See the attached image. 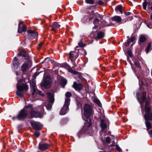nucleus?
Segmentation results:
<instances>
[{"mask_svg": "<svg viewBox=\"0 0 152 152\" xmlns=\"http://www.w3.org/2000/svg\"><path fill=\"white\" fill-rule=\"evenodd\" d=\"M148 6L149 8L152 10V4H149Z\"/></svg>", "mask_w": 152, "mask_h": 152, "instance_id": "49", "label": "nucleus"}, {"mask_svg": "<svg viewBox=\"0 0 152 152\" xmlns=\"http://www.w3.org/2000/svg\"><path fill=\"white\" fill-rule=\"evenodd\" d=\"M104 33L102 31H100L99 32L96 37V39L98 40L102 38L104 36Z\"/></svg>", "mask_w": 152, "mask_h": 152, "instance_id": "21", "label": "nucleus"}, {"mask_svg": "<svg viewBox=\"0 0 152 152\" xmlns=\"http://www.w3.org/2000/svg\"><path fill=\"white\" fill-rule=\"evenodd\" d=\"M149 134L150 135L151 137H152V130H151L149 132Z\"/></svg>", "mask_w": 152, "mask_h": 152, "instance_id": "46", "label": "nucleus"}, {"mask_svg": "<svg viewBox=\"0 0 152 152\" xmlns=\"http://www.w3.org/2000/svg\"><path fill=\"white\" fill-rule=\"evenodd\" d=\"M135 39V37L134 36L132 37L131 38L129 39L127 41L128 45H129L131 42H133Z\"/></svg>", "mask_w": 152, "mask_h": 152, "instance_id": "27", "label": "nucleus"}, {"mask_svg": "<svg viewBox=\"0 0 152 152\" xmlns=\"http://www.w3.org/2000/svg\"><path fill=\"white\" fill-rule=\"evenodd\" d=\"M122 6L121 5H119L117 7L115 8V10L116 11H119L120 12L121 14H122L123 12L122 11Z\"/></svg>", "mask_w": 152, "mask_h": 152, "instance_id": "26", "label": "nucleus"}, {"mask_svg": "<svg viewBox=\"0 0 152 152\" xmlns=\"http://www.w3.org/2000/svg\"><path fill=\"white\" fill-rule=\"evenodd\" d=\"M28 110L23 109L19 112L17 115L18 119L20 120L26 117L27 114Z\"/></svg>", "mask_w": 152, "mask_h": 152, "instance_id": "8", "label": "nucleus"}, {"mask_svg": "<svg viewBox=\"0 0 152 152\" xmlns=\"http://www.w3.org/2000/svg\"><path fill=\"white\" fill-rule=\"evenodd\" d=\"M147 2H144L143 3L142 6L143 9L145 10H146V6L147 5Z\"/></svg>", "mask_w": 152, "mask_h": 152, "instance_id": "34", "label": "nucleus"}, {"mask_svg": "<svg viewBox=\"0 0 152 152\" xmlns=\"http://www.w3.org/2000/svg\"><path fill=\"white\" fill-rule=\"evenodd\" d=\"M61 25L57 22H54L52 25V30L55 31L60 27Z\"/></svg>", "mask_w": 152, "mask_h": 152, "instance_id": "19", "label": "nucleus"}, {"mask_svg": "<svg viewBox=\"0 0 152 152\" xmlns=\"http://www.w3.org/2000/svg\"><path fill=\"white\" fill-rule=\"evenodd\" d=\"M70 100L69 98L66 99L64 105L61 109L60 115H63L65 114L66 113L67 111L68 110V106L69 104Z\"/></svg>", "mask_w": 152, "mask_h": 152, "instance_id": "6", "label": "nucleus"}, {"mask_svg": "<svg viewBox=\"0 0 152 152\" xmlns=\"http://www.w3.org/2000/svg\"><path fill=\"white\" fill-rule=\"evenodd\" d=\"M101 127L102 128L101 131H103V130L107 128V124L105 121L103 120H102L101 121Z\"/></svg>", "mask_w": 152, "mask_h": 152, "instance_id": "20", "label": "nucleus"}, {"mask_svg": "<svg viewBox=\"0 0 152 152\" xmlns=\"http://www.w3.org/2000/svg\"><path fill=\"white\" fill-rule=\"evenodd\" d=\"M68 67V70L70 72L74 75H77L79 73L78 72L73 70L70 66H69Z\"/></svg>", "mask_w": 152, "mask_h": 152, "instance_id": "25", "label": "nucleus"}, {"mask_svg": "<svg viewBox=\"0 0 152 152\" xmlns=\"http://www.w3.org/2000/svg\"><path fill=\"white\" fill-rule=\"evenodd\" d=\"M73 63L74 66H73V67H75L76 66V65L75 62V61H74V63L73 62H72Z\"/></svg>", "mask_w": 152, "mask_h": 152, "instance_id": "50", "label": "nucleus"}, {"mask_svg": "<svg viewBox=\"0 0 152 152\" xmlns=\"http://www.w3.org/2000/svg\"><path fill=\"white\" fill-rule=\"evenodd\" d=\"M103 3L102 1L101 0L99 1L98 2V4L99 5L102 4Z\"/></svg>", "mask_w": 152, "mask_h": 152, "instance_id": "44", "label": "nucleus"}, {"mask_svg": "<svg viewBox=\"0 0 152 152\" xmlns=\"http://www.w3.org/2000/svg\"><path fill=\"white\" fill-rule=\"evenodd\" d=\"M127 53L128 55L130 57L132 56V51L131 50H127Z\"/></svg>", "mask_w": 152, "mask_h": 152, "instance_id": "36", "label": "nucleus"}, {"mask_svg": "<svg viewBox=\"0 0 152 152\" xmlns=\"http://www.w3.org/2000/svg\"><path fill=\"white\" fill-rule=\"evenodd\" d=\"M19 65V63L17 61H14L13 63V65L15 68H17Z\"/></svg>", "mask_w": 152, "mask_h": 152, "instance_id": "31", "label": "nucleus"}, {"mask_svg": "<svg viewBox=\"0 0 152 152\" xmlns=\"http://www.w3.org/2000/svg\"><path fill=\"white\" fill-rule=\"evenodd\" d=\"M49 60V58H47L46 59V60Z\"/></svg>", "mask_w": 152, "mask_h": 152, "instance_id": "57", "label": "nucleus"}, {"mask_svg": "<svg viewBox=\"0 0 152 152\" xmlns=\"http://www.w3.org/2000/svg\"><path fill=\"white\" fill-rule=\"evenodd\" d=\"M93 101L95 103H96L99 106L101 105V103L100 101L97 99L94 98L93 99Z\"/></svg>", "mask_w": 152, "mask_h": 152, "instance_id": "30", "label": "nucleus"}, {"mask_svg": "<svg viewBox=\"0 0 152 152\" xmlns=\"http://www.w3.org/2000/svg\"><path fill=\"white\" fill-rule=\"evenodd\" d=\"M124 45L126 46H128L129 45H128V44L127 43V42H125V43H124Z\"/></svg>", "mask_w": 152, "mask_h": 152, "instance_id": "53", "label": "nucleus"}, {"mask_svg": "<svg viewBox=\"0 0 152 152\" xmlns=\"http://www.w3.org/2000/svg\"><path fill=\"white\" fill-rule=\"evenodd\" d=\"M31 62L29 60H28L26 62L24 63L21 66V69L23 72H26L28 69L31 66Z\"/></svg>", "mask_w": 152, "mask_h": 152, "instance_id": "10", "label": "nucleus"}, {"mask_svg": "<svg viewBox=\"0 0 152 152\" xmlns=\"http://www.w3.org/2000/svg\"><path fill=\"white\" fill-rule=\"evenodd\" d=\"M51 80L49 76H48L45 78V80L42 85L46 88H49L51 85Z\"/></svg>", "mask_w": 152, "mask_h": 152, "instance_id": "12", "label": "nucleus"}, {"mask_svg": "<svg viewBox=\"0 0 152 152\" xmlns=\"http://www.w3.org/2000/svg\"><path fill=\"white\" fill-rule=\"evenodd\" d=\"M40 107L42 108V109L41 110L40 112L38 111H35L34 110H32L30 112V116L32 118L33 117H42V113H43L44 109L43 107L42 106H41Z\"/></svg>", "mask_w": 152, "mask_h": 152, "instance_id": "7", "label": "nucleus"}, {"mask_svg": "<svg viewBox=\"0 0 152 152\" xmlns=\"http://www.w3.org/2000/svg\"><path fill=\"white\" fill-rule=\"evenodd\" d=\"M38 74L37 73H35L34 76H35V77L37 75H38Z\"/></svg>", "mask_w": 152, "mask_h": 152, "instance_id": "54", "label": "nucleus"}, {"mask_svg": "<svg viewBox=\"0 0 152 152\" xmlns=\"http://www.w3.org/2000/svg\"><path fill=\"white\" fill-rule=\"evenodd\" d=\"M69 54V58L71 61L74 63V61L78 56L76 52L71 51Z\"/></svg>", "mask_w": 152, "mask_h": 152, "instance_id": "15", "label": "nucleus"}, {"mask_svg": "<svg viewBox=\"0 0 152 152\" xmlns=\"http://www.w3.org/2000/svg\"><path fill=\"white\" fill-rule=\"evenodd\" d=\"M31 124L33 128L36 130L40 129L42 127V125L38 122L32 121Z\"/></svg>", "mask_w": 152, "mask_h": 152, "instance_id": "13", "label": "nucleus"}, {"mask_svg": "<svg viewBox=\"0 0 152 152\" xmlns=\"http://www.w3.org/2000/svg\"><path fill=\"white\" fill-rule=\"evenodd\" d=\"M43 45V43L42 42L40 43H39L38 46V48H40Z\"/></svg>", "mask_w": 152, "mask_h": 152, "instance_id": "42", "label": "nucleus"}, {"mask_svg": "<svg viewBox=\"0 0 152 152\" xmlns=\"http://www.w3.org/2000/svg\"><path fill=\"white\" fill-rule=\"evenodd\" d=\"M18 119L17 116V117H13L12 118V120H15V119Z\"/></svg>", "mask_w": 152, "mask_h": 152, "instance_id": "48", "label": "nucleus"}, {"mask_svg": "<svg viewBox=\"0 0 152 152\" xmlns=\"http://www.w3.org/2000/svg\"><path fill=\"white\" fill-rule=\"evenodd\" d=\"M16 74H17V75H18V73H17Z\"/></svg>", "mask_w": 152, "mask_h": 152, "instance_id": "61", "label": "nucleus"}, {"mask_svg": "<svg viewBox=\"0 0 152 152\" xmlns=\"http://www.w3.org/2000/svg\"><path fill=\"white\" fill-rule=\"evenodd\" d=\"M27 55V53H26V52L24 51L21 52L20 53L18 54V55H19V56L23 57H25Z\"/></svg>", "mask_w": 152, "mask_h": 152, "instance_id": "28", "label": "nucleus"}, {"mask_svg": "<svg viewBox=\"0 0 152 152\" xmlns=\"http://www.w3.org/2000/svg\"><path fill=\"white\" fill-rule=\"evenodd\" d=\"M115 144V143L114 142H113V144L111 145L112 146H113Z\"/></svg>", "mask_w": 152, "mask_h": 152, "instance_id": "55", "label": "nucleus"}, {"mask_svg": "<svg viewBox=\"0 0 152 152\" xmlns=\"http://www.w3.org/2000/svg\"><path fill=\"white\" fill-rule=\"evenodd\" d=\"M99 22V20L98 18H96L94 20V24L96 23H98Z\"/></svg>", "mask_w": 152, "mask_h": 152, "instance_id": "38", "label": "nucleus"}, {"mask_svg": "<svg viewBox=\"0 0 152 152\" xmlns=\"http://www.w3.org/2000/svg\"><path fill=\"white\" fill-rule=\"evenodd\" d=\"M86 2L87 3L93 4H94V1L93 0H86Z\"/></svg>", "mask_w": 152, "mask_h": 152, "instance_id": "32", "label": "nucleus"}, {"mask_svg": "<svg viewBox=\"0 0 152 152\" xmlns=\"http://www.w3.org/2000/svg\"><path fill=\"white\" fill-rule=\"evenodd\" d=\"M147 26H148V28H151V27H150V25H148V24H147Z\"/></svg>", "mask_w": 152, "mask_h": 152, "instance_id": "56", "label": "nucleus"}, {"mask_svg": "<svg viewBox=\"0 0 152 152\" xmlns=\"http://www.w3.org/2000/svg\"><path fill=\"white\" fill-rule=\"evenodd\" d=\"M72 86L76 90H79L83 88V86L81 84L77 83L75 82H74L73 84L72 85Z\"/></svg>", "mask_w": 152, "mask_h": 152, "instance_id": "17", "label": "nucleus"}, {"mask_svg": "<svg viewBox=\"0 0 152 152\" xmlns=\"http://www.w3.org/2000/svg\"><path fill=\"white\" fill-rule=\"evenodd\" d=\"M72 94L71 92H67L65 94L66 97H69L71 96Z\"/></svg>", "mask_w": 152, "mask_h": 152, "instance_id": "33", "label": "nucleus"}, {"mask_svg": "<svg viewBox=\"0 0 152 152\" xmlns=\"http://www.w3.org/2000/svg\"><path fill=\"white\" fill-rule=\"evenodd\" d=\"M139 93L137 92L136 93V96L139 102L141 104V107L142 109L143 105H144V103L145 101V111L146 114L144 115V118L145 120V124L147 128V130L151 129L152 128V124L148 121V120H152V114L150 112V109L148 105L150 103V99L149 98H147L145 99L146 96V92H143L142 94L141 97V101L140 102L138 99V96L139 94Z\"/></svg>", "mask_w": 152, "mask_h": 152, "instance_id": "1", "label": "nucleus"}, {"mask_svg": "<svg viewBox=\"0 0 152 152\" xmlns=\"http://www.w3.org/2000/svg\"><path fill=\"white\" fill-rule=\"evenodd\" d=\"M30 88L31 93L32 95H34L35 94H38L42 96H44V94H42V91L37 90L35 83L34 80H31L30 82Z\"/></svg>", "mask_w": 152, "mask_h": 152, "instance_id": "3", "label": "nucleus"}, {"mask_svg": "<svg viewBox=\"0 0 152 152\" xmlns=\"http://www.w3.org/2000/svg\"><path fill=\"white\" fill-rule=\"evenodd\" d=\"M28 37L30 39H33L37 37L38 36L37 33L35 32L34 31L32 30H28Z\"/></svg>", "mask_w": 152, "mask_h": 152, "instance_id": "14", "label": "nucleus"}, {"mask_svg": "<svg viewBox=\"0 0 152 152\" xmlns=\"http://www.w3.org/2000/svg\"><path fill=\"white\" fill-rule=\"evenodd\" d=\"M150 18L152 21V12L151 14V15H150Z\"/></svg>", "mask_w": 152, "mask_h": 152, "instance_id": "51", "label": "nucleus"}, {"mask_svg": "<svg viewBox=\"0 0 152 152\" xmlns=\"http://www.w3.org/2000/svg\"><path fill=\"white\" fill-rule=\"evenodd\" d=\"M110 140L109 137H107L106 138V143H109L110 142Z\"/></svg>", "mask_w": 152, "mask_h": 152, "instance_id": "37", "label": "nucleus"}, {"mask_svg": "<svg viewBox=\"0 0 152 152\" xmlns=\"http://www.w3.org/2000/svg\"><path fill=\"white\" fill-rule=\"evenodd\" d=\"M84 115L86 118H88L93 113V108L89 105L85 104L84 107Z\"/></svg>", "mask_w": 152, "mask_h": 152, "instance_id": "5", "label": "nucleus"}, {"mask_svg": "<svg viewBox=\"0 0 152 152\" xmlns=\"http://www.w3.org/2000/svg\"><path fill=\"white\" fill-rule=\"evenodd\" d=\"M94 17V16L91 17L89 18L88 16L86 15L84 16L82 19V20L83 22L89 21L92 19Z\"/></svg>", "mask_w": 152, "mask_h": 152, "instance_id": "18", "label": "nucleus"}, {"mask_svg": "<svg viewBox=\"0 0 152 152\" xmlns=\"http://www.w3.org/2000/svg\"><path fill=\"white\" fill-rule=\"evenodd\" d=\"M127 37L128 38L129 37V36H128V37Z\"/></svg>", "mask_w": 152, "mask_h": 152, "instance_id": "62", "label": "nucleus"}, {"mask_svg": "<svg viewBox=\"0 0 152 152\" xmlns=\"http://www.w3.org/2000/svg\"><path fill=\"white\" fill-rule=\"evenodd\" d=\"M49 147V145L46 143L43 142H40L39 145V148L42 151H44Z\"/></svg>", "mask_w": 152, "mask_h": 152, "instance_id": "16", "label": "nucleus"}, {"mask_svg": "<svg viewBox=\"0 0 152 152\" xmlns=\"http://www.w3.org/2000/svg\"><path fill=\"white\" fill-rule=\"evenodd\" d=\"M134 64L137 67L139 68H140L141 67L140 64L138 62L136 61L134 62Z\"/></svg>", "mask_w": 152, "mask_h": 152, "instance_id": "35", "label": "nucleus"}, {"mask_svg": "<svg viewBox=\"0 0 152 152\" xmlns=\"http://www.w3.org/2000/svg\"><path fill=\"white\" fill-rule=\"evenodd\" d=\"M26 29V26L23 24V21H20L18 26V32L19 33H21L23 31H25Z\"/></svg>", "mask_w": 152, "mask_h": 152, "instance_id": "11", "label": "nucleus"}, {"mask_svg": "<svg viewBox=\"0 0 152 152\" xmlns=\"http://www.w3.org/2000/svg\"><path fill=\"white\" fill-rule=\"evenodd\" d=\"M17 88L16 95L20 97H22L24 95L23 91L27 90L28 89V86L25 84H23L21 85L17 84Z\"/></svg>", "mask_w": 152, "mask_h": 152, "instance_id": "2", "label": "nucleus"}, {"mask_svg": "<svg viewBox=\"0 0 152 152\" xmlns=\"http://www.w3.org/2000/svg\"><path fill=\"white\" fill-rule=\"evenodd\" d=\"M77 47H78V46H76V48H77Z\"/></svg>", "mask_w": 152, "mask_h": 152, "instance_id": "60", "label": "nucleus"}, {"mask_svg": "<svg viewBox=\"0 0 152 152\" xmlns=\"http://www.w3.org/2000/svg\"><path fill=\"white\" fill-rule=\"evenodd\" d=\"M146 38L145 37L144 35L141 36L140 38L139 39V44L140 45V43L144 42L145 41Z\"/></svg>", "mask_w": 152, "mask_h": 152, "instance_id": "24", "label": "nucleus"}, {"mask_svg": "<svg viewBox=\"0 0 152 152\" xmlns=\"http://www.w3.org/2000/svg\"><path fill=\"white\" fill-rule=\"evenodd\" d=\"M90 14L91 15H93L94 14V12L93 10H91Z\"/></svg>", "mask_w": 152, "mask_h": 152, "instance_id": "47", "label": "nucleus"}, {"mask_svg": "<svg viewBox=\"0 0 152 152\" xmlns=\"http://www.w3.org/2000/svg\"><path fill=\"white\" fill-rule=\"evenodd\" d=\"M151 75H152V72H151Z\"/></svg>", "mask_w": 152, "mask_h": 152, "instance_id": "63", "label": "nucleus"}, {"mask_svg": "<svg viewBox=\"0 0 152 152\" xmlns=\"http://www.w3.org/2000/svg\"><path fill=\"white\" fill-rule=\"evenodd\" d=\"M142 112H143V110H142Z\"/></svg>", "mask_w": 152, "mask_h": 152, "instance_id": "58", "label": "nucleus"}, {"mask_svg": "<svg viewBox=\"0 0 152 152\" xmlns=\"http://www.w3.org/2000/svg\"><path fill=\"white\" fill-rule=\"evenodd\" d=\"M80 47H83L84 46V44L82 42H80L78 43Z\"/></svg>", "mask_w": 152, "mask_h": 152, "instance_id": "41", "label": "nucleus"}, {"mask_svg": "<svg viewBox=\"0 0 152 152\" xmlns=\"http://www.w3.org/2000/svg\"><path fill=\"white\" fill-rule=\"evenodd\" d=\"M17 60H18V59H17L16 58V57H15L14 58V61H17Z\"/></svg>", "mask_w": 152, "mask_h": 152, "instance_id": "52", "label": "nucleus"}, {"mask_svg": "<svg viewBox=\"0 0 152 152\" xmlns=\"http://www.w3.org/2000/svg\"><path fill=\"white\" fill-rule=\"evenodd\" d=\"M93 28H96V27H93Z\"/></svg>", "mask_w": 152, "mask_h": 152, "instance_id": "59", "label": "nucleus"}, {"mask_svg": "<svg viewBox=\"0 0 152 152\" xmlns=\"http://www.w3.org/2000/svg\"><path fill=\"white\" fill-rule=\"evenodd\" d=\"M47 96L49 100V102L48 104L46 103L45 105L48 110H50L51 109L52 104L54 102V96L53 93L50 92L47 93Z\"/></svg>", "mask_w": 152, "mask_h": 152, "instance_id": "4", "label": "nucleus"}, {"mask_svg": "<svg viewBox=\"0 0 152 152\" xmlns=\"http://www.w3.org/2000/svg\"><path fill=\"white\" fill-rule=\"evenodd\" d=\"M112 20L115 22L120 23L121 22V18L119 16H115L112 18Z\"/></svg>", "mask_w": 152, "mask_h": 152, "instance_id": "22", "label": "nucleus"}, {"mask_svg": "<svg viewBox=\"0 0 152 152\" xmlns=\"http://www.w3.org/2000/svg\"><path fill=\"white\" fill-rule=\"evenodd\" d=\"M67 83V81L66 79L62 78L61 80L60 84L63 86L64 87V86Z\"/></svg>", "mask_w": 152, "mask_h": 152, "instance_id": "23", "label": "nucleus"}, {"mask_svg": "<svg viewBox=\"0 0 152 152\" xmlns=\"http://www.w3.org/2000/svg\"><path fill=\"white\" fill-rule=\"evenodd\" d=\"M34 135L37 137H38L40 135V133L39 132H36L34 134Z\"/></svg>", "mask_w": 152, "mask_h": 152, "instance_id": "39", "label": "nucleus"}, {"mask_svg": "<svg viewBox=\"0 0 152 152\" xmlns=\"http://www.w3.org/2000/svg\"><path fill=\"white\" fill-rule=\"evenodd\" d=\"M125 14L126 16H128L131 14V12H125Z\"/></svg>", "mask_w": 152, "mask_h": 152, "instance_id": "45", "label": "nucleus"}, {"mask_svg": "<svg viewBox=\"0 0 152 152\" xmlns=\"http://www.w3.org/2000/svg\"><path fill=\"white\" fill-rule=\"evenodd\" d=\"M91 124V121L90 119H89V121L85 124V125L81 131L78 133V135L80 136V135L82 132H86V130L90 126Z\"/></svg>", "mask_w": 152, "mask_h": 152, "instance_id": "9", "label": "nucleus"}, {"mask_svg": "<svg viewBox=\"0 0 152 152\" xmlns=\"http://www.w3.org/2000/svg\"><path fill=\"white\" fill-rule=\"evenodd\" d=\"M151 43H149L148 45L147 48L145 49V51L146 53H148L149 52V50H151Z\"/></svg>", "mask_w": 152, "mask_h": 152, "instance_id": "29", "label": "nucleus"}, {"mask_svg": "<svg viewBox=\"0 0 152 152\" xmlns=\"http://www.w3.org/2000/svg\"><path fill=\"white\" fill-rule=\"evenodd\" d=\"M32 107V105L31 104H29L28 106H26L25 107V109L27 108H29L31 107Z\"/></svg>", "mask_w": 152, "mask_h": 152, "instance_id": "43", "label": "nucleus"}, {"mask_svg": "<svg viewBox=\"0 0 152 152\" xmlns=\"http://www.w3.org/2000/svg\"><path fill=\"white\" fill-rule=\"evenodd\" d=\"M116 148L117 150L119 151H121V149L117 145H116Z\"/></svg>", "mask_w": 152, "mask_h": 152, "instance_id": "40", "label": "nucleus"}]
</instances>
